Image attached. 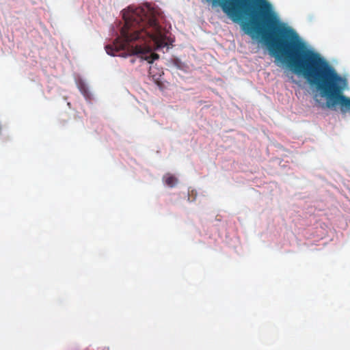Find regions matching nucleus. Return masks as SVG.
Returning <instances> with one entry per match:
<instances>
[{"label":"nucleus","mask_w":350,"mask_h":350,"mask_svg":"<svg viewBox=\"0 0 350 350\" xmlns=\"http://www.w3.org/2000/svg\"><path fill=\"white\" fill-rule=\"evenodd\" d=\"M124 25L120 31L121 38L115 40L113 44L105 46L108 55L115 56L137 55L148 63L159 59L153 53V43L157 49L167 46L166 36L163 33L155 16L148 8H129L123 13Z\"/></svg>","instance_id":"nucleus-1"},{"label":"nucleus","mask_w":350,"mask_h":350,"mask_svg":"<svg viewBox=\"0 0 350 350\" xmlns=\"http://www.w3.org/2000/svg\"><path fill=\"white\" fill-rule=\"evenodd\" d=\"M163 180L165 183L170 187H174L178 182V179L174 176L169 174L163 177Z\"/></svg>","instance_id":"nucleus-2"},{"label":"nucleus","mask_w":350,"mask_h":350,"mask_svg":"<svg viewBox=\"0 0 350 350\" xmlns=\"http://www.w3.org/2000/svg\"><path fill=\"white\" fill-rule=\"evenodd\" d=\"M131 62L132 64H133V63L135 62V60H134L133 59H131Z\"/></svg>","instance_id":"nucleus-3"}]
</instances>
